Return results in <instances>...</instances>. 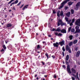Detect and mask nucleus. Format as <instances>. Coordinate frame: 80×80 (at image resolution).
I'll return each mask as SVG.
<instances>
[{
  "label": "nucleus",
  "instance_id": "nucleus-9",
  "mask_svg": "<svg viewBox=\"0 0 80 80\" xmlns=\"http://www.w3.org/2000/svg\"><path fill=\"white\" fill-rule=\"evenodd\" d=\"M66 48L67 51H68V50H70V48H69V47H68V45H66Z\"/></svg>",
  "mask_w": 80,
  "mask_h": 80
},
{
  "label": "nucleus",
  "instance_id": "nucleus-40",
  "mask_svg": "<svg viewBox=\"0 0 80 80\" xmlns=\"http://www.w3.org/2000/svg\"><path fill=\"white\" fill-rule=\"evenodd\" d=\"M66 63L67 65H68V62L67 61H66Z\"/></svg>",
  "mask_w": 80,
  "mask_h": 80
},
{
  "label": "nucleus",
  "instance_id": "nucleus-59",
  "mask_svg": "<svg viewBox=\"0 0 80 80\" xmlns=\"http://www.w3.org/2000/svg\"><path fill=\"white\" fill-rule=\"evenodd\" d=\"M48 37H51V36H50V35L48 36Z\"/></svg>",
  "mask_w": 80,
  "mask_h": 80
},
{
  "label": "nucleus",
  "instance_id": "nucleus-38",
  "mask_svg": "<svg viewBox=\"0 0 80 80\" xmlns=\"http://www.w3.org/2000/svg\"><path fill=\"white\" fill-rule=\"evenodd\" d=\"M56 13V12H55V10H54L53 11V13Z\"/></svg>",
  "mask_w": 80,
  "mask_h": 80
},
{
  "label": "nucleus",
  "instance_id": "nucleus-57",
  "mask_svg": "<svg viewBox=\"0 0 80 80\" xmlns=\"http://www.w3.org/2000/svg\"><path fill=\"white\" fill-rule=\"evenodd\" d=\"M65 8H66V9H67V8H68L67 7H65Z\"/></svg>",
  "mask_w": 80,
  "mask_h": 80
},
{
  "label": "nucleus",
  "instance_id": "nucleus-64",
  "mask_svg": "<svg viewBox=\"0 0 80 80\" xmlns=\"http://www.w3.org/2000/svg\"><path fill=\"white\" fill-rule=\"evenodd\" d=\"M37 79H38V78H37Z\"/></svg>",
  "mask_w": 80,
  "mask_h": 80
},
{
  "label": "nucleus",
  "instance_id": "nucleus-18",
  "mask_svg": "<svg viewBox=\"0 0 80 80\" xmlns=\"http://www.w3.org/2000/svg\"><path fill=\"white\" fill-rule=\"evenodd\" d=\"M56 32H61V29H60V28H58L56 30Z\"/></svg>",
  "mask_w": 80,
  "mask_h": 80
},
{
  "label": "nucleus",
  "instance_id": "nucleus-27",
  "mask_svg": "<svg viewBox=\"0 0 80 80\" xmlns=\"http://www.w3.org/2000/svg\"><path fill=\"white\" fill-rule=\"evenodd\" d=\"M72 3H73V2H68V5H72Z\"/></svg>",
  "mask_w": 80,
  "mask_h": 80
},
{
  "label": "nucleus",
  "instance_id": "nucleus-34",
  "mask_svg": "<svg viewBox=\"0 0 80 80\" xmlns=\"http://www.w3.org/2000/svg\"><path fill=\"white\" fill-rule=\"evenodd\" d=\"M62 56L63 57H64V56H65V53L63 52H62Z\"/></svg>",
  "mask_w": 80,
  "mask_h": 80
},
{
  "label": "nucleus",
  "instance_id": "nucleus-54",
  "mask_svg": "<svg viewBox=\"0 0 80 80\" xmlns=\"http://www.w3.org/2000/svg\"><path fill=\"white\" fill-rule=\"evenodd\" d=\"M63 63L65 64V62H64V61H63Z\"/></svg>",
  "mask_w": 80,
  "mask_h": 80
},
{
  "label": "nucleus",
  "instance_id": "nucleus-47",
  "mask_svg": "<svg viewBox=\"0 0 80 80\" xmlns=\"http://www.w3.org/2000/svg\"><path fill=\"white\" fill-rule=\"evenodd\" d=\"M68 51L69 53H71V49L69 50Z\"/></svg>",
  "mask_w": 80,
  "mask_h": 80
},
{
  "label": "nucleus",
  "instance_id": "nucleus-42",
  "mask_svg": "<svg viewBox=\"0 0 80 80\" xmlns=\"http://www.w3.org/2000/svg\"><path fill=\"white\" fill-rule=\"evenodd\" d=\"M72 22L70 23V26H72V25H73V24H72Z\"/></svg>",
  "mask_w": 80,
  "mask_h": 80
},
{
  "label": "nucleus",
  "instance_id": "nucleus-12",
  "mask_svg": "<svg viewBox=\"0 0 80 80\" xmlns=\"http://www.w3.org/2000/svg\"><path fill=\"white\" fill-rule=\"evenodd\" d=\"M60 11H59L58 12L57 16H58V18H59V17H60Z\"/></svg>",
  "mask_w": 80,
  "mask_h": 80
},
{
  "label": "nucleus",
  "instance_id": "nucleus-11",
  "mask_svg": "<svg viewBox=\"0 0 80 80\" xmlns=\"http://www.w3.org/2000/svg\"><path fill=\"white\" fill-rule=\"evenodd\" d=\"M28 5H26L25 6H24L23 7V8H22L23 10H25V8H28Z\"/></svg>",
  "mask_w": 80,
  "mask_h": 80
},
{
  "label": "nucleus",
  "instance_id": "nucleus-22",
  "mask_svg": "<svg viewBox=\"0 0 80 80\" xmlns=\"http://www.w3.org/2000/svg\"><path fill=\"white\" fill-rule=\"evenodd\" d=\"M73 44V42H72L69 43V46H72V45Z\"/></svg>",
  "mask_w": 80,
  "mask_h": 80
},
{
  "label": "nucleus",
  "instance_id": "nucleus-5",
  "mask_svg": "<svg viewBox=\"0 0 80 80\" xmlns=\"http://www.w3.org/2000/svg\"><path fill=\"white\" fill-rule=\"evenodd\" d=\"M75 29H76V32H80V30L79 29V27L78 26H76Z\"/></svg>",
  "mask_w": 80,
  "mask_h": 80
},
{
  "label": "nucleus",
  "instance_id": "nucleus-30",
  "mask_svg": "<svg viewBox=\"0 0 80 80\" xmlns=\"http://www.w3.org/2000/svg\"><path fill=\"white\" fill-rule=\"evenodd\" d=\"M3 48H4V49H6V48H6V47L5 45H3Z\"/></svg>",
  "mask_w": 80,
  "mask_h": 80
},
{
  "label": "nucleus",
  "instance_id": "nucleus-6",
  "mask_svg": "<svg viewBox=\"0 0 80 80\" xmlns=\"http://www.w3.org/2000/svg\"><path fill=\"white\" fill-rule=\"evenodd\" d=\"M59 44L61 46H63V45H65V41L63 40L59 42Z\"/></svg>",
  "mask_w": 80,
  "mask_h": 80
},
{
  "label": "nucleus",
  "instance_id": "nucleus-48",
  "mask_svg": "<svg viewBox=\"0 0 80 80\" xmlns=\"http://www.w3.org/2000/svg\"><path fill=\"white\" fill-rule=\"evenodd\" d=\"M57 30L55 29V28H53L52 29V31H56Z\"/></svg>",
  "mask_w": 80,
  "mask_h": 80
},
{
  "label": "nucleus",
  "instance_id": "nucleus-37",
  "mask_svg": "<svg viewBox=\"0 0 80 80\" xmlns=\"http://www.w3.org/2000/svg\"><path fill=\"white\" fill-rule=\"evenodd\" d=\"M62 34L61 33L58 34V36H62Z\"/></svg>",
  "mask_w": 80,
  "mask_h": 80
},
{
  "label": "nucleus",
  "instance_id": "nucleus-46",
  "mask_svg": "<svg viewBox=\"0 0 80 80\" xmlns=\"http://www.w3.org/2000/svg\"><path fill=\"white\" fill-rule=\"evenodd\" d=\"M23 5H23V4H22V5L20 7V8H22V7H23Z\"/></svg>",
  "mask_w": 80,
  "mask_h": 80
},
{
  "label": "nucleus",
  "instance_id": "nucleus-3",
  "mask_svg": "<svg viewBox=\"0 0 80 80\" xmlns=\"http://www.w3.org/2000/svg\"><path fill=\"white\" fill-rule=\"evenodd\" d=\"M75 25H78L80 27V19H78L75 22Z\"/></svg>",
  "mask_w": 80,
  "mask_h": 80
},
{
  "label": "nucleus",
  "instance_id": "nucleus-1",
  "mask_svg": "<svg viewBox=\"0 0 80 80\" xmlns=\"http://www.w3.org/2000/svg\"><path fill=\"white\" fill-rule=\"evenodd\" d=\"M60 24H61V25H65V23L62 22V21L61 20H59V21L58 22V26H60Z\"/></svg>",
  "mask_w": 80,
  "mask_h": 80
},
{
  "label": "nucleus",
  "instance_id": "nucleus-17",
  "mask_svg": "<svg viewBox=\"0 0 80 80\" xmlns=\"http://www.w3.org/2000/svg\"><path fill=\"white\" fill-rule=\"evenodd\" d=\"M61 32L62 33H66V30L65 29L62 30L61 31Z\"/></svg>",
  "mask_w": 80,
  "mask_h": 80
},
{
  "label": "nucleus",
  "instance_id": "nucleus-26",
  "mask_svg": "<svg viewBox=\"0 0 80 80\" xmlns=\"http://www.w3.org/2000/svg\"><path fill=\"white\" fill-rule=\"evenodd\" d=\"M71 29H72V27H70L68 29V31L69 32H70V30H71Z\"/></svg>",
  "mask_w": 80,
  "mask_h": 80
},
{
  "label": "nucleus",
  "instance_id": "nucleus-63",
  "mask_svg": "<svg viewBox=\"0 0 80 80\" xmlns=\"http://www.w3.org/2000/svg\"><path fill=\"white\" fill-rule=\"evenodd\" d=\"M6 8H4V10H6Z\"/></svg>",
  "mask_w": 80,
  "mask_h": 80
},
{
  "label": "nucleus",
  "instance_id": "nucleus-55",
  "mask_svg": "<svg viewBox=\"0 0 80 80\" xmlns=\"http://www.w3.org/2000/svg\"><path fill=\"white\" fill-rule=\"evenodd\" d=\"M43 43H45V42H42Z\"/></svg>",
  "mask_w": 80,
  "mask_h": 80
},
{
  "label": "nucleus",
  "instance_id": "nucleus-49",
  "mask_svg": "<svg viewBox=\"0 0 80 80\" xmlns=\"http://www.w3.org/2000/svg\"><path fill=\"white\" fill-rule=\"evenodd\" d=\"M72 80H75V78L73 77H72Z\"/></svg>",
  "mask_w": 80,
  "mask_h": 80
},
{
  "label": "nucleus",
  "instance_id": "nucleus-23",
  "mask_svg": "<svg viewBox=\"0 0 80 80\" xmlns=\"http://www.w3.org/2000/svg\"><path fill=\"white\" fill-rule=\"evenodd\" d=\"M62 50L63 52H65V47H64V46H63L62 47Z\"/></svg>",
  "mask_w": 80,
  "mask_h": 80
},
{
  "label": "nucleus",
  "instance_id": "nucleus-16",
  "mask_svg": "<svg viewBox=\"0 0 80 80\" xmlns=\"http://www.w3.org/2000/svg\"><path fill=\"white\" fill-rule=\"evenodd\" d=\"M77 42H78V40H74L73 42V44H76V43H77Z\"/></svg>",
  "mask_w": 80,
  "mask_h": 80
},
{
  "label": "nucleus",
  "instance_id": "nucleus-43",
  "mask_svg": "<svg viewBox=\"0 0 80 80\" xmlns=\"http://www.w3.org/2000/svg\"><path fill=\"white\" fill-rule=\"evenodd\" d=\"M13 10H16V9H15V7H14L12 8Z\"/></svg>",
  "mask_w": 80,
  "mask_h": 80
},
{
  "label": "nucleus",
  "instance_id": "nucleus-58",
  "mask_svg": "<svg viewBox=\"0 0 80 80\" xmlns=\"http://www.w3.org/2000/svg\"><path fill=\"white\" fill-rule=\"evenodd\" d=\"M11 11H12L11 10H9V12H11Z\"/></svg>",
  "mask_w": 80,
  "mask_h": 80
},
{
  "label": "nucleus",
  "instance_id": "nucleus-21",
  "mask_svg": "<svg viewBox=\"0 0 80 80\" xmlns=\"http://www.w3.org/2000/svg\"><path fill=\"white\" fill-rule=\"evenodd\" d=\"M60 15L61 16H63V11H61V12Z\"/></svg>",
  "mask_w": 80,
  "mask_h": 80
},
{
  "label": "nucleus",
  "instance_id": "nucleus-15",
  "mask_svg": "<svg viewBox=\"0 0 80 80\" xmlns=\"http://www.w3.org/2000/svg\"><path fill=\"white\" fill-rule=\"evenodd\" d=\"M69 59V55H67L66 56V60H68Z\"/></svg>",
  "mask_w": 80,
  "mask_h": 80
},
{
  "label": "nucleus",
  "instance_id": "nucleus-41",
  "mask_svg": "<svg viewBox=\"0 0 80 80\" xmlns=\"http://www.w3.org/2000/svg\"><path fill=\"white\" fill-rule=\"evenodd\" d=\"M55 35H58V33L56 32L55 33Z\"/></svg>",
  "mask_w": 80,
  "mask_h": 80
},
{
  "label": "nucleus",
  "instance_id": "nucleus-45",
  "mask_svg": "<svg viewBox=\"0 0 80 80\" xmlns=\"http://www.w3.org/2000/svg\"><path fill=\"white\" fill-rule=\"evenodd\" d=\"M62 67H63V68H66V67H65V65H63Z\"/></svg>",
  "mask_w": 80,
  "mask_h": 80
},
{
  "label": "nucleus",
  "instance_id": "nucleus-44",
  "mask_svg": "<svg viewBox=\"0 0 80 80\" xmlns=\"http://www.w3.org/2000/svg\"><path fill=\"white\" fill-rule=\"evenodd\" d=\"M52 57L53 58H55V56H52Z\"/></svg>",
  "mask_w": 80,
  "mask_h": 80
},
{
  "label": "nucleus",
  "instance_id": "nucleus-62",
  "mask_svg": "<svg viewBox=\"0 0 80 80\" xmlns=\"http://www.w3.org/2000/svg\"><path fill=\"white\" fill-rule=\"evenodd\" d=\"M44 77H47V76H44Z\"/></svg>",
  "mask_w": 80,
  "mask_h": 80
},
{
  "label": "nucleus",
  "instance_id": "nucleus-32",
  "mask_svg": "<svg viewBox=\"0 0 80 80\" xmlns=\"http://www.w3.org/2000/svg\"><path fill=\"white\" fill-rule=\"evenodd\" d=\"M18 0H17L16 1H15L14 3H15L16 4L17 3H18Z\"/></svg>",
  "mask_w": 80,
  "mask_h": 80
},
{
  "label": "nucleus",
  "instance_id": "nucleus-4",
  "mask_svg": "<svg viewBox=\"0 0 80 80\" xmlns=\"http://www.w3.org/2000/svg\"><path fill=\"white\" fill-rule=\"evenodd\" d=\"M68 1H65L64 2H63L62 3H61L60 7L61 8H62L63 7V6Z\"/></svg>",
  "mask_w": 80,
  "mask_h": 80
},
{
  "label": "nucleus",
  "instance_id": "nucleus-60",
  "mask_svg": "<svg viewBox=\"0 0 80 80\" xmlns=\"http://www.w3.org/2000/svg\"><path fill=\"white\" fill-rule=\"evenodd\" d=\"M12 4H11V5H10V6H12Z\"/></svg>",
  "mask_w": 80,
  "mask_h": 80
},
{
  "label": "nucleus",
  "instance_id": "nucleus-35",
  "mask_svg": "<svg viewBox=\"0 0 80 80\" xmlns=\"http://www.w3.org/2000/svg\"><path fill=\"white\" fill-rule=\"evenodd\" d=\"M54 78H57V76H56V74H54Z\"/></svg>",
  "mask_w": 80,
  "mask_h": 80
},
{
  "label": "nucleus",
  "instance_id": "nucleus-24",
  "mask_svg": "<svg viewBox=\"0 0 80 80\" xmlns=\"http://www.w3.org/2000/svg\"><path fill=\"white\" fill-rule=\"evenodd\" d=\"M15 0H11L10 2H9L8 3V4H10V3H11L12 2H13V1H14Z\"/></svg>",
  "mask_w": 80,
  "mask_h": 80
},
{
  "label": "nucleus",
  "instance_id": "nucleus-31",
  "mask_svg": "<svg viewBox=\"0 0 80 80\" xmlns=\"http://www.w3.org/2000/svg\"><path fill=\"white\" fill-rule=\"evenodd\" d=\"M46 57H47V58H48V54L47 53H46L45 54Z\"/></svg>",
  "mask_w": 80,
  "mask_h": 80
},
{
  "label": "nucleus",
  "instance_id": "nucleus-52",
  "mask_svg": "<svg viewBox=\"0 0 80 80\" xmlns=\"http://www.w3.org/2000/svg\"><path fill=\"white\" fill-rule=\"evenodd\" d=\"M72 75H73L74 77H76V76L74 74H72Z\"/></svg>",
  "mask_w": 80,
  "mask_h": 80
},
{
  "label": "nucleus",
  "instance_id": "nucleus-36",
  "mask_svg": "<svg viewBox=\"0 0 80 80\" xmlns=\"http://www.w3.org/2000/svg\"><path fill=\"white\" fill-rule=\"evenodd\" d=\"M75 22V19H73L72 20V23H73Z\"/></svg>",
  "mask_w": 80,
  "mask_h": 80
},
{
  "label": "nucleus",
  "instance_id": "nucleus-10",
  "mask_svg": "<svg viewBox=\"0 0 80 80\" xmlns=\"http://www.w3.org/2000/svg\"><path fill=\"white\" fill-rule=\"evenodd\" d=\"M54 47H58V42H56V43H53V44Z\"/></svg>",
  "mask_w": 80,
  "mask_h": 80
},
{
  "label": "nucleus",
  "instance_id": "nucleus-61",
  "mask_svg": "<svg viewBox=\"0 0 80 80\" xmlns=\"http://www.w3.org/2000/svg\"><path fill=\"white\" fill-rule=\"evenodd\" d=\"M6 42V43H7V42L6 41H5Z\"/></svg>",
  "mask_w": 80,
  "mask_h": 80
},
{
  "label": "nucleus",
  "instance_id": "nucleus-29",
  "mask_svg": "<svg viewBox=\"0 0 80 80\" xmlns=\"http://www.w3.org/2000/svg\"><path fill=\"white\" fill-rule=\"evenodd\" d=\"M71 32H75V29H72L71 30Z\"/></svg>",
  "mask_w": 80,
  "mask_h": 80
},
{
  "label": "nucleus",
  "instance_id": "nucleus-28",
  "mask_svg": "<svg viewBox=\"0 0 80 80\" xmlns=\"http://www.w3.org/2000/svg\"><path fill=\"white\" fill-rule=\"evenodd\" d=\"M75 77L76 78H77L78 79V80H80L79 78H78V75H77Z\"/></svg>",
  "mask_w": 80,
  "mask_h": 80
},
{
  "label": "nucleus",
  "instance_id": "nucleus-39",
  "mask_svg": "<svg viewBox=\"0 0 80 80\" xmlns=\"http://www.w3.org/2000/svg\"><path fill=\"white\" fill-rule=\"evenodd\" d=\"M75 50H78V47L75 48Z\"/></svg>",
  "mask_w": 80,
  "mask_h": 80
},
{
  "label": "nucleus",
  "instance_id": "nucleus-25",
  "mask_svg": "<svg viewBox=\"0 0 80 80\" xmlns=\"http://www.w3.org/2000/svg\"><path fill=\"white\" fill-rule=\"evenodd\" d=\"M71 12L72 14H73V13L74 12V10H73V9H72L71 10Z\"/></svg>",
  "mask_w": 80,
  "mask_h": 80
},
{
  "label": "nucleus",
  "instance_id": "nucleus-53",
  "mask_svg": "<svg viewBox=\"0 0 80 80\" xmlns=\"http://www.w3.org/2000/svg\"><path fill=\"white\" fill-rule=\"evenodd\" d=\"M14 3H15V2L14 3V2H13L12 3H11V4L12 5H13V4H14Z\"/></svg>",
  "mask_w": 80,
  "mask_h": 80
},
{
  "label": "nucleus",
  "instance_id": "nucleus-2",
  "mask_svg": "<svg viewBox=\"0 0 80 80\" xmlns=\"http://www.w3.org/2000/svg\"><path fill=\"white\" fill-rule=\"evenodd\" d=\"M67 69L68 70V72L69 73L70 75V74L72 73V72L70 71V66L69 65H68L67 67Z\"/></svg>",
  "mask_w": 80,
  "mask_h": 80
},
{
  "label": "nucleus",
  "instance_id": "nucleus-33",
  "mask_svg": "<svg viewBox=\"0 0 80 80\" xmlns=\"http://www.w3.org/2000/svg\"><path fill=\"white\" fill-rule=\"evenodd\" d=\"M40 48V45H38L37 46V48L38 49H39Z\"/></svg>",
  "mask_w": 80,
  "mask_h": 80
},
{
  "label": "nucleus",
  "instance_id": "nucleus-13",
  "mask_svg": "<svg viewBox=\"0 0 80 80\" xmlns=\"http://www.w3.org/2000/svg\"><path fill=\"white\" fill-rule=\"evenodd\" d=\"M71 70L72 73H75L76 72L75 71V69H74L73 68H72V69H71Z\"/></svg>",
  "mask_w": 80,
  "mask_h": 80
},
{
  "label": "nucleus",
  "instance_id": "nucleus-19",
  "mask_svg": "<svg viewBox=\"0 0 80 80\" xmlns=\"http://www.w3.org/2000/svg\"><path fill=\"white\" fill-rule=\"evenodd\" d=\"M7 27H12V24L10 23L8 24L7 25Z\"/></svg>",
  "mask_w": 80,
  "mask_h": 80
},
{
  "label": "nucleus",
  "instance_id": "nucleus-51",
  "mask_svg": "<svg viewBox=\"0 0 80 80\" xmlns=\"http://www.w3.org/2000/svg\"><path fill=\"white\" fill-rule=\"evenodd\" d=\"M4 49H2V50L1 51V52H4Z\"/></svg>",
  "mask_w": 80,
  "mask_h": 80
},
{
  "label": "nucleus",
  "instance_id": "nucleus-7",
  "mask_svg": "<svg viewBox=\"0 0 80 80\" xmlns=\"http://www.w3.org/2000/svg\"><path fill=\"white\" fill-rule=\"evenodd\" d=\"M80 51H78L77 53L76 56L77 57H78L80 56Z\"/></svg>",
  "mask_w": 80,
  "mask_h": 80
},
{
  "label": "nucleus",
  "instance_id": "nucleus-56",
  "mask_svg": "<svg viewBox=\"0 0 80 80\" xmlns=\"http://www.w3.org/2000/svg\"><path fill=\"white\" fill-rule=\"evenodd\" d=\"M35 77H37V75H35Z\"/></svg>",
  "mask_w": 80,
  "mask_h": 80
},
{
  "label": "nucleus",
  "instance_id": "nucleus-20",
  "mask_svg": "<svg viewBox=\"0 0 80 80\" xmlns=\"http://www.w3.org/2000/svg\"><path fill=\"white\" fill-rule=\"evenodd\" d=\"M69 38H70V40H72V39L73 38V36L72 35H70L69 36Z\"/></svg>",
  "mask_w": 80,
  "mask_h": 80
},
{
  "label": "nucleus",
  "instance_id": "nucleus-8",
  "mask_svg": "<svg viewBox=\"0 0 80 80\" xmlns=\"http://www.w3.org/2000/svg\"><path fill=\"white\" fill-rule=\"evenodd\" d=\"M65 19L66 21V22H68V23H70V22H71V20H70L69 21H68V18H65Z\"/></svg>",
  "mask_w": 80,
  "mask_h": 80
},
{
  "label": "nucleus",
  "instance_id": "nucleus-50",
  "mask_svg": "<svg viewBox=\"0 0 80 80\" xmlns=\"http://www.w3.org/2000/svg\"><path fill=\"white\" fill-rule=\"evenodd\" d=\"M20 3H21V2H20L17 4L18 6V5H20Z\"/></svg>",
  "mask_w": 80,
  "mask_h": 80
},
{
  "label": "nucleus",
  "instance_id": "nucleus-14",
  "mask_svg": "<svg viewBox=\"0 0 80 80\" xmlns=\"http://www.w3.org/2000/svg\"><path fill=\"white\" fill-rule=\"evenodd\" d=\"M70 12H68L66 14V15L67 16V17H70Z\"/></svg>",
  "mask_w": 80,
  "mask_h": 80
}]
</instances>
